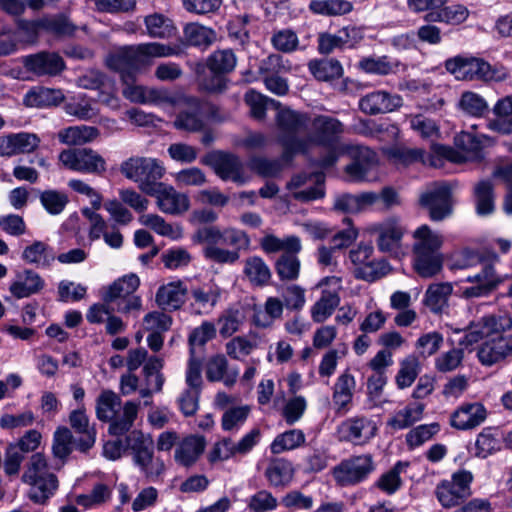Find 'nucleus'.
I'll list each match as a JSON object with an SVG mask.
<instances>
[{
  "instance_id": "36",
  "label": "nucleus",
  "mask_w": 512,
  "mask_h": 512,
  "mask_svg": "<svg viewBox=\"0 0 512 512\" xmlns=\"http://www.w3.org/2000/svg\"><path fill=\"white\" fill-rule=\"evenodd\" d=\"M139 285L140 279L136 274L124 275L105 288L102 298L105 303H117L135 293Z\"/></svg>"
},
{
  "instance_id": "8",
  "label": "nucleus",
  "mask_w": 512,
  "mask_h": 512,
  "mask_svg": "<svg viewBox=\"0 0 512 512\" xmlns=\"http://www.w3.org/2000/svg\"><path fill=\"white\" fill-rule=\"evenodd\" d=\"M120 172L135 182L141 192L150 195L162 183L159 180L165 174V167L155 158L130 157L122 162Z\"/></svg>"
},
{
  "instance_id": "60",
  "label": "nucleus",
  "mask_w": 512,
  "mask_h": 512,
  "mask_svg": "<svg viewBox=\"0 0 512 512\" xmlns=\"http://www.w3.org/2000/svg\"><path fill=\"white\" fill-rule=\"evenodd\" d=\"M469 10L461 4L440 8L436 12H429L426 16L428 21L445 22L447 24L459 25L466 21Z\"/></svg>"
},
{
  "instance_id": "18",
  "label": "nucleus",
  "mask_w": 512,
  "mask_h": 512,
  "mask_svg": "<svg viewBox=\"0 0 512 512\" xmlns=\"http://www.w3.org/2000/svg\"><path fill=\"white\" fill-rule=\"evenodd\" d=\"M77 84L80 88L98 91V101L112 108L118 109L120 100L117 96L115 81L97 70L87 71L78 78Z\"/></svg>"
},
{
  "instance_id": "42",
  "label": "nucleus",
  "mask_w": 512,
  "mask_h": 512,
  "mask_svg": "<svg viewBox=\"0 0 512 512\" xmlns=\"http://www.w3.org/2000/svg\"><path fill=\"white\" fill-rule=\"evenodd\" d=\"M353 3L348 0H310L308 10L316 16L340 17L353 10Z\"/></svg>"
},
{
  "instance_id": "57",
  "label": "nucleus",
  "mask_w": 512,
  "mask_h": 512,
  "mask_svg": "<svg viewBox=\"0 0 512 512\" xmlns=\"http://www.w3.org/2000/svg\"><path fill=\"white\" fill-rule=\"evenodd\" d=\"M42 31L41 17L34 20L20 18L16 21L14 37L17 44L33 45L38 42L40 32Z\"/></svg>"
},
{
  "instance_id": "30",
  "label": "nucleus",
  "mask_w": 512,
  "mask_h": 512,
  "mask_svg": "<svg viewBox=\"0 0 512 512\" xmlns=\"http://www.w3.org/2000/svg\"><path fill=\"white\" fill-rule=\"evenodd\" d=\"M69 423L72 429L81 435L76 442V449L81 452H86L91 449L95 444L96 431L90 426L89 418L83 406L71 411Z\"/></svg>"
},
{
  "instance_id": "35",
  "label": "nucleus",
  "mask_w": 512,
  "mask_h": 512,
  "mask_svg": "<svg viewBox=\"0 0 512 512\" xmlns=\"http://www.w3.org/2000/svg\"><path fill=\"white\" fill-rule=\"evenodd\" d=\"M206 378L210 382H223L233 386L238 378V371L228 368V361L222 354L212 356L206 363Z\"/></svg>"
},
{
  "instance_id": "45",
  "label": "nucleus",
  "mask_w": 512,
  "mask_h": 512,
  "mask_svg": "<svg viewBox=\"0 0 512 512\" xmlns=\"http://www.w3.org/2000/svg\"><path fill=\"white\" fill-rule=\"evenodd\" d=\"M264 474L271 486L284 487L291 482L294 469L288 460L276 458L269 462Z\"/></svg>"
},
{
  "instance_id": "41",
  "label": "nucleus",
  "mask_w": 512,
  "mask_h": 512,
  "mask_svg": "<svg viewBox=\"0 0 512 512\" xmlns=\"http://www.w3.org/2000/svg\"><path fill=\"white\" fill-rule=\"evenodd\" d=\"M222 290L218 286L198 287L191 290V306L198 314L210 313L218 304Z\"/></svg>"
},
{
  "instance_id": "28",
  "label": "nucleus",
  "mask_w": 512,
  "mask_h": 512,
  "mask_svg": "<svg viewBox=\"0 0 512 512\" xmlns=\"http://www.w3.org/2000/svg\"><path fill=\"white\" fill-rule=\"evenodd\" d=\"M107 66L121 74H133L143 64L137 45L124 46L110 53L106 58Z\"/></svg>"
},
{
  "instance_id": "1",
  "label": "nucleus",
  "mask_w": 512,
  "mask_h": 512,
  "mask_svg": "<svg viewBox=\"0 0 512 512\" xmlns=\"http://www.w3.org/2000/svg\"><path fill=\"white\" fill-rule=\"evenodd\" d=\"M308 126H310L309 133L303 136L299 142L289 141V146L300 150L304 155L308 154L314 146L322 147L325 149V153L318 159L317 164L321 168L332 167L345 153L347 145L339 141L344 132V125L337 118L317 115L310 118Z\"/></svg>"
},
{
  "instance_id": "6",
  "label": "nucleus",
  "mask_w": 512,
  "mask_h": 512,
  "mask_svg": "<svg viewBox=\"0 0 512 512\" xmlns=\"http://www.w3.org/2000/svg\"><path fill=\"white\" fill-rule=\"evenodd\" d=\"M126 449L133 464L149 480H157L165 471V463L154 453V441L150 434L140 430L131 431L125 439Z\"/></svg>"
},
{
  "instance_id": "64",
  "label": "nucleus",
  "mask_w": 512,
  "mask_h": 512,
  "mask_svg": "<svg viewBox=\"0 0 512 512\" xmlns=\"http://www.w3.org/2000/svg\"><path fill=\"white\" fill-rule=\"evenodd\" d=\"M457 107L463 113L473 117H481L488 111L487 101L480 94L473 91L463 92Z\"/></svg>"
},
{
  "instance_id": "48",
  "label": "nucleus",
  "mask_w": 512,
  "mask_h": 512,
  "mask_svg": "<svg viewBox=\"0 0 512 512\" xmlns=\"http://www.w3.org/2000/svg\"><path fill=\"white\" fill-rule=\"evenodd\" d=\"M453 286L449 282L429 285L425 292L424 304L434 313L441 312L447 306Z\"/></svg>"
},
{
  "instance_id": "55",
  "label": "nucleus",
  "mask_w": 512,
  "mask_h": 512,
  "mask_svg": "<svg viewBox=\"0 0 512 512\" xmlns=\"http://www.w3.org/2000/svg\"><path fill=\"white\" fill-rule=\"evenodd\" d=\"M244 274L255 286H265L271 279V270L259 256L248 257L245 260Z\"/></svg>"
},
{
  "instance_id": "14",
  "label": "nucleus",
  "mask_w": 512,
  "mask_h": 512,
  "mask_svg": "<svg viewBox=\"0 0 512 512\" xmlns=\"http://www.w3.org/2000/svg\"><path fill=\"white\" fill-rule=\"evenodd\" d=\"M512 328V318L507 313L484 316L477 323L470 325L461 343L472 345L482 338L504 336L503 333Z\"/></svg>"
},
{
  "instance_id": "26",
  "label": "nucleus",
  "mask_w": 512,
  "mask_h": 512,
  "mask_svg": "<svg viewBox=\"0 0 512 512\" xmlns=\"http://www.w3.org/2000/svg\"><path fill=\"white\" fill-rule=\"evenodd\" d=\"M400 95L390 94L386 91H374L363 96L359 101L362 112L369 115L391 112L402 106Z\"/></svg>"
},
{
  "instance_id": "49",
  "label": "nucleus",
  "mask_w": 512,
  "mask_h": 512,
  "mask_svg": "<svg viewBox=\"0 0 512 512\" xmlns=\"http://www.w3.org/2000/svg\"><path fill=\"white\" fill-rule=\"evenodd\" d=\"M183 39L187 45L208 47L216 39V32L196 22L187 23L183 27Z\"/></svg>"
},
{
  "instance_id": "10",
  "label": "nucleus",
  "mask_w": 512,
  "mask_h": 512,
  "mask_svg": "<svg viewBox=\"0 0 512 512\" xmlns=\"http://www.w3.org/2000/svg\"><path fill=\"white\" fill-rule=\"evenodd\" d=\"M375 469L373 456L365 453L342 460L333 468L332 474L338 485L349 487L366 481Z\"/></svg>"
},
{
  "instance_id": "38",
  "label": "nucleus",
  "mask_w": 512,
  "mask_h": 512,
  "mask_svg": "<svg viewBox=\"0 0 512 512\" xmlns=\"http://www.w3.org/2000/svg\"><path fill=\"white\" fill-rule=\"evenodd\" d=\"M425 404L409 403L403 409L396 411L387 421V426L398 431L407 429L423 418Z\"/></svg>"
},
{
  "instance_id": "23",
  "label": "nucleus",
  "mask_w": 512,
  "mask_h": 512,
  "mask_svg": "<svg viewBox=\"0 0 512 512\" xmlns=\"http://www.w3.org/2000/svg\"><path fill=\"white\" fill-rule=\"evenodd\" d=\"M207 445L200 434H189L181 438L174 450V461L182 467H192L200 459Z\"/></svg>"
},
{
  "instance_id": "27",
  "label": "nucleus",
  "mask_w": 512,
  "mask_h": 512,
  "mask_svg": "<svg viewBox=\"0 0 512 512\" xmlns=\"http://www.w3.org/2000/svg\"><path fill=\"white\" fill-rule=\"evenodd\" d=\"M479 361L492 366L512 356V335L498 336L483 343L478 350Z\"/></svg>"
},
{
  "instance_id": "2",
  "label": "nucleus",
  "mask_w": 512,
  "mask_h": 512,
  "mask_svg": "<svg viewBox=\"0 0 512 512\" xmlns=\"http://www.w3.org/2000/svg\"><path fill=\"white\" fill-rule=\"evenodd\" d=\"M192 241L204 244V257L217 264H234L240 258V250L250 245L249 236L241 230L227 228L220 230L215 226L198 229L192 236Z\"/></svg>"
},
{
  "instance_id": "58",
  "label": "nucleus",
  "mask_w": 512,
  "mask_h": 512,
  "mask_svg": "<svg viewBox=\"0 0 512 512\" xmlns=\"http://www.w3.org/2000/svg\"><path fill=\"white\" fill-rule=\"evenodd\" d=\"M258 347L256 336H236L225 344L227 355L235 360H243Z\"/></svg>"
},
{
  "instance_id": "33",
  "label": "nucleus",
  "mask_w": 512,
  "mask_h": 512,
  "mask_svg": "<svg viewBox=\"0 0 512 512\" xmlns=\"http://www.w3.org/2000/svg\"><path fill=\"white\" fill-rule=\"evenodd\" d=\"M187 288L181 282H170L159 287L155 301L164 310H177L185 302Z\"/></svg>"
},
{
  "instance_id": "59",
  "label": "nucleus",
  "mask_w": 512,
  "mask_h": 512,
  "mask_svg": "<svg viewBox=\"0 0 512 512\" xmlns=\"http://www.w3.org/2000/svg\"><path fill=\"white\" fill-rule=\"evenodd\" d=\"M305 440L306 437L302 430L291 429L277 435L270 445V450L273 454H281L302 446Z\"/></svg>"
},
{
  "instance_id": "37",
  "label": "nucleus",
  "mask_w": 512,
  "mask_h": 512,
  "mask_svg": "<svg viewBox=\"0 0 512 512\" xmlns=\"http://www.w3.org/2000/svg\"><path fill=\"white\" fill-rule=\"evenodd\" d=\"M473 198L476 214L480 217L490 216L495 211L494 185L490 180H481L475 184Z\"/></svg>"
},
{
  "instance_id": "51",
  "label": "nucleus",
  "mask_w": 512,
  "mask_h": 512,
  "mask_svg": "<svg viewBox=\"0 0 512 512\" xmlns=\"http://www.w3.org/2000/svg\"><path fill=\"white\" fill-rule=\"evenodd\" d=\"M292 161L284 160L283 154L278 159H269L264 156H254L249 162V168L258 175L269 178L278 176Z\"/></svg>"
},
{
  "instance_id": "44",
  "label": "nucleus",
  "mask_w": 512,
  "mask_h": 512,
  "mask_svg": "<svg viewBox=\"0 0 512 512\" xmlns=\"http://www.w3.org/2000/svg\"><path fill=\"white\" fill-rule=\"evenodd\" d=\"M147 34L152 38L168 39L176 36L177 27L172 19L160 14L153 13L144 18Z\"/></svg>"
},
{
  "instance_id": "63",
  "label": "nucleus",
  "mask_w": 512,
  "mask_h": 512,
  "mask_svg": "<svg viewBox=\"0 0 512 512\" xmlns=\"http://www.w3.org/2000/svg\"><path fill=\"white\" fill-rule=\"evenodd\" d=\"M111 494L109 486L97 483L89 493L77 495L75 502L85 509H94L109 501Z\"/></svg>"
},
{
  "instance_id": "24",
  "label": "nucleus",
  "mask_w": 512,
  "mask_h": 512,
  "mask_svg": "<svg viewBox=\"0 0 512 512\" xmlns=\"http://www.w3.org/2000/svg\"><path fill=\"white\" fill-rule=\"evenodd\" d=\"M149 196L157 200L158 208L166 214L179 215L190 207V200L184 193L178 192L174 187L161 183Z\"/></svg>"
},
{
  "instance_id": "53",
  "label": "nucleus",
  "mask_w": 512,
  "mask_h": 512,
  "mask_svg": "<svg viewBox=\"0 0 512 512\" xmlns=\"http://www.w3.org/2000/svg\"><path fill=\"white\" fill-rule=\"evenodd\" d=\"M340 304V295L323 290L320 298L311 307V318L315 323L325 322Z\"/></svg>"
},
{
  "instance_id": "54",
  "label": "nucleus",
  "mask_w": 512,
  "mask_h": 512,
  "mask_svg": "<svg viewBox=\"0 0 512 512\" xmlns=\"http://www.w3.org/2000/svg\"><path fill=\"white\" fill-rule=\"evenodd\" d=\"M30 486L28 497L31 501L37 504H44L50 497H52L58 489L59 483L57 476L53 473L46 475V477L38 479Z\"/></svg>"
},
{
  "instance_id": "31",
  "label": "nucleus",
  "mask_w": 512,
  "mask_h": 512,
  "mask_svg": "<svg viewBox=\"0 0 512 512\" xmlns=\"http://www.w3.org/2000/svg\"><path fill=\"white\" fill-rule=\"evenodd\" d=\"M376 231L378 248L384 252H391L400 247L406 229L399 219L389 218L382 222Z\"/></svg>"
},
{
  "instance_id": "61",
  "label": "nucleus",
  "mask_w": 512,
  "mask_h": 512,
  "mask_svg": "<svg viewBox=\"0 0 512 512\" xmlns=\"http://www.w3.org/2000/svg\"><path fill=\"white\" fill-rule=\"evenodd\" d=\"M50 474L53 472L49 468L46 457L42 453H34L26 463L21 480L23 483L29 484Z\"/></svg>"
},
{
  "instance_id": "3",
  "label": "nucleus",
  "mask_w": 512,
  "mask_h": 512,
  "mask_svg": "<svg viewBox=\"0 0 512 512\" xmlns=\"http://www.w3.org/2000/svg\"><path fill=\"white\" fill-rule=\"evenodd\" d=\"M413 268L422 278H432L443 268L441 248L444 237L427 224L419 226L412 234Z\"/></svg>"
},
{
  "instance_id": "4",
  "label": "nucleus",
  "mask_w": 512,
  "mask_h": 512,
  "mask_svg": "<svg viewBox=\"0 0 512 512\" xmlns=\"http://www.w3.org/2000/svg\"><path fill=\"white\" fill-rule=\"evenodd\" d=\"M259 245L268 255L283 252L275 262V271L281 281H294L299 277L301 262L298 253L302 250V243L298 236L279 238L266 234L260 239Z\"/></svg>"
},
{
  "instance_id": "34",
  "label": "nucleus",
  "mask_w": 512,
  "mask_h": 512,
  "mask_svg": "<svg viewBox=\"0 0 512 512\" xmlns=\"http://www.w3.org/2000/svg\"><path fill=\"white\" fill-rule=\"evenodd\" d=\"M45 285L42 277L33 270H24L9 286L10 293L17 299L39 293Z\"/></svg>"
},
{
  "instance_id": "62",
  "label": "nucleus",
  "mask_w": 512,
  "mask_h": 512,
  "mask_svg": "<svg viewBox=\"0 0 512 512\" xmlns=\"http://www.w3.org/2000/svg\"><path fill=\"white\" fill-rule=\"evenodd\" d=\"M237 64V57L232 49L214 51L206 60V66L211 72L222 75L232 72Z\"/></svg>"
},
{
  "instance_id": "12",
  "label": "nucleus",
  "mask_w": 512,
  "mask_h": 512,
  "mask_svg": "<svg viewBox=\"0 0 512 512\" xmlns=\"http://www.w3.org/2000/svg\"><path fill=\"white\" fill-rule=\"evenodd\" d=\"M260 439L261 430L259 428H253L237 442L233 441L230 437H224L214 443L207 455V459L213 464L236 456L247 455L259 443Z\"/></svg>"
},
{
  "instance_id": "17",
  "label": "nucleus",
  "mask_w": 512,
  "mask_h": 512,
  "mask_svg": "<svg viewBox=\"0 0 512 512\" xmlns=\"http://www.w3.org/2000/svg\"><path fill=\"white\" fill-rule=\"evenodd\" d=\"M373 247L360 244L349 252V259L354 266L357 279L373 282L386 274V264L372 258Z\"/></svg>"
},
{
  "instance_id": "40",
  "label": "nucleus",
  "mask_w": 512,
  "mask_h": 512,
  "mask_svg": "<svg viewBox=\"0 0 512 512\" xmlns=\"http://www.w3.org/2000/svg\"><path fill=\"white\" fill-rule=\"evenodd\" d=\"M64 100V94L60 89L36 87L28 91L23 99L27 107L44 108L56 106Z\"/></svg>"
},
{
  "instance_id": "20",
  "label": "nucleus",
  "mask_w": 512,
  "mask_h": 512,
  "mask_svg": "<svg viewBox=\"0 0 512 512\" xmlns=\"http://www.w3.org/2000/svg\"><path fill=\"white\" fill-rule=\"evenodd\" d=\"M419 201L421 206L428 210L432 221H442L452 214V194L447 185H438L423 193Z\"/></svg>"
},
{
  "instance_id": "5",
  "label": "nucleus",
  "mask_w": 512,
  "mask_h": 512,
  "mask_svg": "<svg viewBox=\"0 0 512 512\" xmlns=\"http://www.w3.org/2000/svg\"><path fill=\"white\" fill-rule=\"evenodd\" d=\"M120 397L112 390H103L96 400V416L100 421L110 422L109 433L120 436L133 426L137 418L139 402L127 401L122 413Z\"/></svg>"
},
{
  "instance_id": "43",
  "label": "nucleus",
  "mask_w": 512,
  "mask_h": 512,
  "mask_svg": "<svg viewBox=\"0 0 512 512\" xmlns=\"http://www.w3.org/2000/svg\"><path fill=\"white\" fill-rule=\"evenodd\" d=\"M99 136V130L94 126L76 125L61 129L58 140L65 145L77 146L92 142Z\"/></svg>"
},
{
  "instance_id": "22",
  "label": "nucleus",
  "mask_w": 512,
  "mask_h": 512,
  "mask_svg": "<svg viewBox=\"0 0 512 512\" xmlns=\"http://www.w3.org/2000/svg\"><path fill=\"white\" fill-rule=\"evenodd\" d=\"M182 108L177 115L174 126L178 130L197 132L204 127V104L195 97L183 96V102L178 106Z\"/></svg>"
},
{
  "instance_id": "19",
  "label": "nucleus",
  "mask_w": 512,
  "mask_h": 512,
  "mask_svg": "<svg viewBox=\"0 0 512 512\" xmlns=\"http://www.w3.org/2000/svg\"><path fill=\"white\" fill-rule=\"evenodd\" d=\"M376 422L367 416L359 415L346 419L338 427L341 440L354 445H365L377 434Z\"/></svg>"
},
{
  "instance_id": "16",
  "label": "nucleus",
  "mask_w": 512,
  "mask_h": 512,
  "mask_svg": "<svg viewBox=\"0 0 512 512\" xmlns=\"http://www.w3.org/2000/svg\"><path fill=\"white\" fill-rule=\"evenodd\" d=\"M344 154H347L352 161L345 167L349 180L353 182L370 180V174L378 163L376 153L365 146L347 145Z\"/></svg>"
},
{
  "instance_id": "52",
  "label": "nucleus",
  "mask_w": 512,
  "mask_h": 512,
  "mask_svg": "<svg viewBox=\"0 0 512 512\" xmlns=\"http://www.w3.org/2000/svg\"><path fill=\"white\" fill-rule=\"evenodd\" d=\"M21 258L28 264L37 267H49L55 260L52 249L42 241H34L31 245L24 248Z\"/></svg>"
},
{
  "instance_id": "47",
  "label": "nucleus",
  "mask_w": 512,
  "mask_h": 512,
  "mask_svg": "<svg viewBox=\"0 0 512 512\" xmlns=\"http://www.w3.org/2000/svg\"><path fill=\"white\" fill-rule=\"evenodd\" d=\"M284 303L277 297H268L264 303V310L254 308L253 323L260 328L272 326L276 319L282 317Z\"/></svg>"
},
{
  "instance_id": "56",
  "label": "nucleus",
  "mask_w": 512,
  "mask_h": 512,
  "mask_svg": "<svg viewBox=\"0 0 512 512\" xmlns=\"http://www.w3.org/2000/svg\"><path fill=\"white\" fill-rule=\"evenodd\" d=\"M311 74L320 81H331L343 75V67L336 59L313 60L308 64Z\"/></svg>"
},
{
  "instance_id": "39",
  "label": "nucleus",
  "mask_w": 512,
  "mask_h": 512,
  "mask_svg": "<svg viewBox=\"0 0 512 512\" xmlns=\"http://www.w3.org/2000/svg\"><path fill=\"white\" fill-rule=\"evenodd\" d=\"M245 313L239 305H232L224 309L217 318L219 334L222 338H229L237 333L245 322Z\"/></svg>"
},
{
  "instance_id": "25",
  "label": "nucleus",
  "mask_w": 512,
  "mask_h": 512,
  "mask_svg": "<svg viewBox=\"0 0 512 512\" xmlns=\"http://www.w3.org/2000/svg\"><path fill=\"white\" fill-rule=\"evenodd\" d=\"M487 411L479 402L463 403L450 416V425L457 430H470L481 425Z\"/></svg>"
},
{
  "instance_id": "50",
  "label": "nucleus",
  "mask_w": 512,
  "mask_h": 512,
  "mask_svg": "<svg viewBox=\"0 0 512 512\" xmlns=\"http://www.w3.org/2000/svg\"><path fill=\"white\" fill-rule=\"evenodd\" d=\"M42 30L56 36H72L77 27L65 13L45 14L41 17Z\"/></svg>"
},
{
  "instance_id": "32",
  "label": "nucleus",
  "mask_w": 512,
  "mask_h": 512,
  "mask_svg": "<svg viewBox=\"0 0 512 512\" xmlns=\"http://www.w3.org/2000/svg\"><path fill=\"white\" fill-rule=\"evenodd\" d=\"M356 388L355 377L349 370L340 374L333 387L332 401L337 412H347Z\"/></svg>"
},
{
  "instance_id": "13",
  "label": "nucleus",
  "mask_w": 512,
  "mask_h": 512,
  "mask_svg": "<svg viewBox=\"0 0 512 512\" xmlns=\"http://www.w3.org/2000/svg\"><path fill=\"white\" fill-rule=\"evenodd\" d=\"M58 159L67 169L101 175L106 171L105 159L91 148H70L63 150Z\"/></svg>"
},
{
  "instance_id": "15",
  "label": "nucleus",
  "mask_w": 512,
  "mask_h": 512,
  "mask_svg": "<svg viewBox=\"0 0 512 512\" xmlns=\"http://www.w3.org/2000/svg\"><path fill=\"white\" fill-rule=\"evenodd\" d=\"M203 163L210 166L223 181H232L237 184H244L248 181L242 161L232 153L223 151L209 153L203 159Z\"/></svg>"
},
{
  "instance_id": "21",
  "label": "nucleus",
  "mask_w": 512,
  "mask_h": 512,
  "mask_svg": "<svg viewBox=\"0 0 512 512\" xmlns=\"http://www.w3.org/2000/svg\"><path fill=\"white\" fill-rule=\"evenodd\" d=\"M24 68L37 76H56L65 69L63 58L55 52L41 51L23 57Z\"/></svg>"
},
{
  "instance_id": "11",
  "label": "nucleus",
  "mask_w": 512,
  "mask_h": 512,
  "mask_svg": "<svg viewBox=\"0 0 512 512\" xmlns=\"http://www.w3.org/2000/svg\"><path fill=\"white\" fill-rule=\"evenodd\" d=\"M473 474L468 470L454 472L451 479L442 480L435 488V495L439 503L445 508L459 505L471 495Z\"/></svg>"
},
{
  "instance_id": "29",
  "label": "nucleus",
  "mask_w": 512,
  "mask_h": 512,
  "mask_svg": "<svg viewBox=\"0 0 512 512\" xmlns=\"http://www.w3.org/2000/svg\"><path fill=\"white\" fill-rule=\"evenodd\" d=\"M466 281L474 283V285L463 289L462 295L465 298L487 296L502 282L495 273L494 267L490 264H485L481 272L468 276Z\"/></svg>"
},
{
  "instance_id": "46",
  "label": "nucleus",
  "mask_w": 512,
  "mask_h": 512,
  "mask_svg": "<svg viewBox=\"0 0 512 512\" xmlns=\"http://www.w3.org/2000/svg\"><path fill=\"white\" fill-rule=\"evenodd\" d=\"M408 466V462L398 461L391 469L379 476L373 487L387 495L395 494L402 487L401 474L406 471Z\"/></svg>"
},
{
  "instance_id": "9",
  "label": "nucleus",
  "mask_w": 512,
  "mask_h": 512,
  "mask_svg": "<svg viewBox=\"0 0 512 512\" xmlns=\"http://www.w3.org/2000/svg\"><path fill=\"white\" fill-rule=\"evenodd\" d=\"M310 122V116L307 113L295 111L289 108L280 109L276 115V123L280 130L278 138L279 144L283 148V159L293 161L297 154H301L300 150L294 149L289 143L302 140L303 136L299 134L305 130Z\"/></svg>"
},
{
  "instance_id": "7",
  "label": "nucleus",
  "mask_w": 512,
  "mask_h": 512,
  "mask_svg": "<svg viewBox=\"0 0 512 512\" xmlns=\"http://www.w3.org/2000/svg\"><path fill=\"white\" fill-rule=\"evenodd\" d=\"M445 69L461 81H496L507 78L504 68L493 67L482 58L471 55H457L445 61Z\"/></svg>"
}]
</instances>
